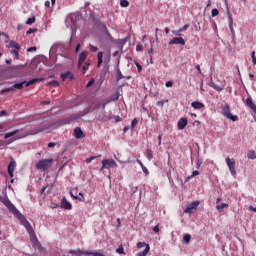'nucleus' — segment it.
Masks as SVG:
<instances>
[{"instance_id": "2eb2a0df", "label": "nucleus", "mask_w": 256, "mask_h": 256, "mask_svg": "<svg viewBox=\"0 0 256 256\" xmlns=\"http://www.w3.org/2000/svg\"><path fill=\"white\" fill-rule=\"evenodd\" d=\"M71 197H73L74 199L78 200V201H85V197L83 196V193H79L77 196V188L74 190V192H70Z\"/></svg>"}, {"instance_id": "aec40b11", "label": "nucleus", "mask_w": 256, "mask_h": 256, "mask_svg": "<svg viewBox=\"0 0 256 256\" xmlns=\"http://www.w3.org/2000/svg\"><path fill=\"white\" fill-rule=\"evenodd\" d=\"M209 85L212 87V89H215V91H223L225 89V84H222L221 86L215 84V82L211 81Z\"/></svg>"}, {"instance_id": "864d4df0", "label": "nucleus", "mask_w": 256, "mask_h": 256, "mask_svg": "<svg viewBox=\"0 0 256 256\" xmlns=\"http://www.w3.org/2000/svg\"><path fill=\"white\" fill-rule=\"evenodd\" d=\"M141 169L143 173H145L146 175H149V170L147 169V167L143 166Z\"/></svg>"}, {"instance_id": "393cba45", "label": "nucleus", "mask_w": 256, "mask_h": 256, "mask_svg": "<svg viewBox=\"0 0 256 256\" xmlns=\"http://www.w3.org/2000/svg\"><path fill=\"white\" fill-rule=\"evenodd\" d=\"M149 251H151V247L147 246L143 251L139 252L137 256H147Z\"/></svg>"}, {"instance_id": "69168bd1", "label": "nucleus", "mask_w": 256, "mask_h": 256, "mask_svg": "<svg viewBox=\"0 0 256 256\" xmlns=\"http://www.w3.org/2000/svg\"><path fill=\"white\" fill-rule=\"evenodd\" d=\"M48 147H50V148L55 147V142H50V143H48Z\"/></svg>"}, {"instance_id": "bb28decb", "label": "nucleus", "mask_w": 256, "mask_h": 256, "mask_svg": "<svg viewBox=\"0 0 256 256\" xmlns=\"http://www.w3.org/2000/svg\"><path fill=\"white\" fill-rule=\"evenodd\" d=\"M89 65H91V61H86L85 65L82 66L83 69V75H85L87 73V70L89 69Z\"/></svg>"}, {"instance_id": "ea45409f", "label": "nucleus", "mask_w": 256, "mask_h": 256, "mask_svg": "<svg viewBox=\"0 0 256 256\" xmlns=\"http://www.w3.org/2000/svg\"><path fill=\"white\" fill-rule=\"evenodd\" d=\"M94 84H95V78H91V79L89 80V82L87 83L86 87L89 88V87H91V86L94 85Z\"/></svg>"}, {"instance_id": "09e8293b", "label": "nucleus", "mask_w": 256, "mask_h": 256, "mask_svg": "<svg viewBox=\"0 0 256 256\" xmlns=\"http://www.w3.org/2000/svg\"><path fill=\"white\" fill-rule=\"evenodd\" d=\"M50 85H53V87H59V82L57 80H53L50 82Z\"/></svg>"}, {"instance_id": "0eeeda50", "label": "nucleus", "mask_w": 256, "mask_h": 256, "mask_svg": "<svg viewBox=\"0 0 256 256\" xmlns=\"http://www.w3.org/2000/svg\"><path fill=\"white\" fill-rule=\"evenodd\" d=\"M226 165L232 175V177H237V170H235V159L229 157L226 158Z\"/></svg>"}, {"instance_id": "a878e982", "label": "nucleus", "mask_w": 256, "mask_h": 256, "mask_svg": "<svg viewBox=\"0 0 256 256\" xmlns=\"http://www.w3.org/2000/svg\"><path fill=\"white\" fill-rule=\"evenodd\" d=\"M225 207H229V204H227V203L217 204L216 209H217V211H223V209H225Z\"/></svg>"}, {"instance_id": "bf43d9fd", "label": "nucleus", "mask_w": 256, "mask_h": 256, "mask_svg": "<svg viewBox=\"0 0 256 256\" xmlns=\"http://www.w3.org/2000/svg\"><path fill=\"white\" fill-rule=\"evenodd\" d=\"M197 175H199V171L194 170V171L192 172V177H197Z\"/></svg>"}, {"instance_id": "3c124183", "label": "nucleus", "mask_w": 256, "mask_h": 256, "mask_svg": "<svg viewBox=\"0 0 256 256\" xmlns=\"http://www.w3.org/2000/svg\"><path fill=\"white\" fill-rule=\"evenodd\" d=\"M252 63H253V65H256L255 51L252 52Z\"/></svg>"}, {"instance_id": "6e6552de", "label": "nucleus", "mask_w": 256, "mask_h": 256, "mask_svg": "<svg viewBox=\"0 0 256 256\" xmlns=\"http://www.w3.org/2000/svg\"><path fill=\"white\" fill-rule=\"evenodd\" d=\"M89 53L87 51H82L79 55L78 59V68L81 69L83 63H85V60L87 59Z\"/></svg>"}, {"instance_id": "e433bc0d", "label": "nucleus", "mask_w": 256, "mask_h": 256, "mask_svg": "<svg viewBox=\"0 0 256 256\" xmlns=\"http://www.w3.org/2000/svg\"><path fill=\"white\" fill-rule=\"evenodd\" d=\"M11 55H14L15 59H19V51L18 50H11Z\"/></svg>"}, {"instance_id": "b1692460", "label": "nucleus", "mask_w": 256, "mask_h": 256, "mask_svg": "<svg viewBox=\"0 0 256 256\" xmlns=\"http://www.w3.org/2000/svg\"><path fill=\"white\" fill-rule=\"evenodd\" d=\"M85 255H89V256H105V254H103L101 252H97V251H94V252L86 251Z\"/></svg>"}, {"instance_id": "5701e85b", "label": "nucleus", "mask_w": 256, "mask_h": 256, "mask_svg": "<svg viewBox=\"0 0 256 256\" xmlns=\"http://www.w3.org/2000/svg\"><path fill=\"white\" fill-rule=\"evenodd\" d=\"M191 106L193 107V109H203V107H205V105L201 102H192Z\"/></svg>"}, {"instance_id": "cd10ccee", "label": "nucleus", "mask_w": 256, "mask_h": 256, "mask_svg": "<svg viewBox=\"0 0 256 256\" xmlns=\"http://www.w3.org/2000/svg\"><path fill=\"white\" fill-rule=\"evenodd\" d=\"M10 47H13L17 51H19V49H21V45H19V43H17L16 41H11L10 42Z\"/></svg>"}, {"instance_id": "a19ab883", "label": "nucleus", "mask_w": 256, "mask_h": 256, "mask_svg": "<svg viewBox=\"0 0 256 256\" xmlns=\"http://www.w3.org/2000/svg\"><path fill=\"white\" fill-rule=\"evenodd\" d=\"M71 121H73V118H66L62 120V125H67V123H71Z\"/></svg>"}, {"instance_id": "473e14b6", "label": "nucleus", "mask_w": 256, "mask_h": 256, "mask_svg": "<svg viewBox=\"0 0 256 256\" xmlns=\"http://www.w3.org/2000/svg\"><path fill=\"white\" fill-rule=\"evenodd\" d=\"M116 253H118V255H125V249L123 248V246H119L116 249Z\"/></svg>"}, {"instance_id": "e2e57ef3", "label": "nucleus", "mask_w": 256, "mask_h": 256, "mask_svg": "<svg viewBox=\"0 0 256 256\" xmlns=\"http://www.w3.org/2000/svg\"><path fill=\"white\" fill-rule=\"evenodd\" d=\"M80 49H81V44H77L76 49H75L76 53H79Z\"/></svg>"}, {"instance_id": "c756f323", "label": "nucleus", "mask_w": 256, "mask_h": 256, "mask_svg": "<svg viewBox=\"0 0 256 256\" xmlns=\"http://www.w3.org/2000/svg\"><path fill=\"white\" fill-rule=\"evenodd\" d=\"M146 156H147L148 161H151V159H153V151L151 149H147Z\"/></svg>"}, {"instance_id": "dca6fc26", "label": "nucleus", "mask_w": 256, "mask_h": 256, "mask_svg": "<svg viewBox=\"0 0 256 256\" xmlns=\"http://www.w3.org/2000/svg\"><path fill=\"white\" fill-rule=\"evenodd\" d=\"M74 137L75 139H83V137H85V134L83 133V130H81L80 127H76L74 129Z\"/></svg>"}, {"instance_id": "37998d69", "label": "nucleus", "mask_w": 256, "mask_h": 256, "mask_svg": "<svg viewBox=\"0 0 256 256\" xmlns=\"http://www.w3.org/2000/svg\"><path fill=\"white\" fill-rule=\"evenodd\" d=\"M32 33H37V29H36V28H30V29L26 32V35H31Z\"/></svg>"}, {"instance_id": "4d7b16f0", "label": "nucleus", "mask_w": 256, "mask_h": 256, "mask_svg": "<svg viewBox=\"0 0 256 256\" xmlns=\"http://www.w3.org/2000/svg\"><path fill=\"white\" fill-rule=\"evenodd\" d=\"M7 115V111L2 110L0 111V117H5Z\"/></svg>"}, {"instance_id": "6ab92c4d", "label": "nucleus", "mask_w": 256, "mask_h": 256, "mask_svg": "<svg viewBox=\"0 0 256 256\" xmlns=\"http://www.w3.org/2000/svg\"><path fill=\"white\" fill-rule=\"evenodd\" d=\"M246 105H247V107H249L252 111H256V105H255V103H253V98L248 97V98L246 99Z\"/></svg>"}, {"instance_id": "603ef678", "label": "nucleus", "mask_w": 256, "mask_h": 256, "mask_svg": "<svg viewBox=\"0 0 256 256\" xmlns=\"http://www.w3.org/2000/svg\"><path fill=\"white\" fill-rule=\"evenodd\" d=\"M102 121H111V116H106L104 115L102 118H101Z\"/></svg>"}, {"instance_id": "9b49d317", "label": "nucleus", "mask_w": 256, "mask_h": 256, "mask_svg": "<svg viewBox=\"0 0 256 256\" xmlns=\"http://www.w3.org/2000/svg\"><path fill=\"white\" fill-rule=\"evenodd\" d=\"M228 25L232 37H235V28H233V16L231 15V12H228Z\"/></svg>"}, {"instance_id": "5fc2aeb1", "label": "nucleus", "mask_w": 256, "mask_h": 256, "mask_svg": "<svg viewBox=\"0 0 256 256\" xmlns=\"http://www.w3.org/2000/svg\"><path fill=\"white\" fill-rule=\"evenodd\" d=\"M136 51H143V45L138 44V45L136 46Z\"/></svg>"}, {"instance_id": "13d9d810", "label": "nucleus", "mask_w": 256, "mask_h": 256, "mask_svg": "<svg viewBox=\"0 0 256 256\" xmlns=\"http://www.w3.org/2000/svg\"><path fill=\"white\" fill-rule=\"evenodd\" d=\"M165 85L166 87H173V82L167 81Z\"/></svg>"}, {"instance_id": "4be33fe9", "label": "nucleus", "mask_w": 256, "mask_h": 256, "mask_svg": "<svg viewBox=\"0 0 256 256\" xmlns=\"http://www.w3.org/2000/svg\"><path fill=\"white\" fill-rule=\"evenodd\" d=\"M97 57H98L97 67H101V65H103V52L102 51L98 52Z\"/></svg>"}, {"instance_id": "6e6d98bb", "label": "nucleus", "mask_w": 256, "mask_h": 256, "mask_svg": "<svg viewBox=\"0 0 256 256\" xmlns=\"http://www.w3.org/2000/svg\"><path fill=\"white\" fill-rule=\"evenodd\" d=\"M154 233H159V225L153 227Z\"/></svg>"}, {"instance_id": "9d476101", "label": "nucleus", "mask_w": 256, "mask_h": 256, "mask_svg": "<svg viewBox=\"0 0 256 256\" xmlns=\"http://www.w3.org/2000/svg\"><path fill=\"white\" fill-rule=\"evenodd\" d=\"M197 207H199V201H194L184 210V213H193Z\"/></svg>"}, {"instance_id": "a18cd8bd", "label": "nucleus", "mask_w": 256, "mask_h": 256, "mask_svg": "<svg viewBox=\"0 0 256 256\" xmlns=\"http://www.w3.org/2000/svg\"><path fill=\"white\" fill-rule=\"evenodd\" d=\"M211 15H212V17H217V15H219V10L216 9V8H214V9L212 10Z\"/></svg>"}, {"instance_id": "39448f33", "label": "nucleus", "mask_w": 256, "mask_h": 256, "mask_svg": "<svg viewBox=\"0 0 256 256\" xmlns=\"http://www.w3.org/2000/svg\"><path fill=\"white\" fill-rule=\"evenodd\" d=\"M222 115L224 117H226L227 119H230L231 121H238L239 117L238 116H234L233 114H231V107L229 106V104H226L223 109H222Z\"/></svg>"}, {"instance_id": "f3484780", "label": "nucleus", "mask_w": 256, "mask_h": 256, "mask_svg": "<svg viewBox=\"0 0 256 256\" xmlns=\"http://www.w3.org/2000/svg\"><path fill=\"white\" fill-rule=\"evenodd\" d=\"M45 129H47V127L39 126L35 129L29 130L28 135H37V133H41V132L45 131Z\"/></svg>"}, {"instance_id": "f704fd0d", "label": "nucleus", "mask_w": 256, "mask_h": 256, "mask_svg": "<svg viewBox=\"0 0 256 256\" xmlns=\"http://www.w3.org/2000/svg\"><path fill=\"white\" fill-rule=\"evenodd\" d=\"M89 49L90 51H92V53H97L99 51V48H97V46H94L93 44L89 45Z\"/></svg>"}, {"instance_id": "49530a36", "label": "nucleus", "mask_w": 256, "mask_h": 256, "mask_svg": "<svg viewBox=\"0 0 256 256\" xmlns=\"http://www.w3.org/2000/svg\"><path fill=\"white\" fill-rule=\"evenodd\" d=\"M97 159V156H91L89 158H86V163H91V161Z\"/></svg>"}, {"instance_id": "f03ea898", "label": "nucleus", "mask_w": 256, "mask_h": 256, "mask_svg": "<svg viewBox=\"0 0 256 256\" xmlns=\"http://www.w3.org/2000/svg\"><path fill=\"white\" fill-rule=\"evenodd\" d=\"M38 81H43V78H34L29 81H22L14 84L13 87H15V89H23V87H31V85H35Z\"/></svg>"}, {"instance_id": "2f4dec72", "label": "nucleus", "mask_w": 256, "mask_h": 256, "mask_svg": "<svg viewBox=\"0 0 256 256\" xmlns=\"http://www.w3.org/2000/svg\"><path fill=\"white\" fill-rule=\"evenodd\" d=\"M147 246H149V244H147L145 242H138L137 243V248L138 249H143V247H145V249H147Z\"/></svg>"}, {"instance_id": "1a4fd4ad", "label": "nucleus", "mask_w": 256, "mask_h": 256, "mask_svg": "<svg viewBox=\"0 0 256 256\" xmlns=\"http://www.w3.org/2000/svg\"><path fill=\"white\" fill-rule=\"evenodd\" d=\"M169 45H185V39L183 37H174L169 41Z\"/></svg>"}, {"instance_id": "8fccbe9b", "label": "nucleus", "mask_w": 256, "mask_h": 256, "mask_svg": "<svg viewBox=\"0 0 256 256\" xmlns=\"http://www.w3.org/2000/svg\"><path fill=\"white\" fill-rule=\"evenodd\" d=\"M27 51H28L29 53H33V51H37V47H35V46L29 47V48H27Z\"/></svg>"}, {"instance_id": "de8ad7c7", "label": "nucleus", "mask_w": 256, "mask_h": 256, "mask_svg": "<svg viewBox=\"0 0 256 256\" xmlns=\"http://www.w3.org/2000/svg\"><path fill=\"white\" fill-rule=\"evenodd\" d=\"M189 29V24L184 25L183 27L180 28V31L183 33Z\"/></svg>"}, {"instance_id": "c85d7f7f", "label": "nucleus", "mask_w": 256, "mask_h": 256, "mask_svg": "<svg viewBox=\"0 0 256 256\" xmlns=\"http://www.w3.org/2000/svg\"><path fill=\"white\" fill-rule=\"evenodd\" d=\"M183 242L186 243V245H189V243H191V235L190 234L184 235Z\"/></svg>"}, {"instance_id": "4468645a", "label": "nucleus", "mask_w": 256, "mask_h": 256, "mask_svg": "<svg viewBox=\"0 0 256 256\" xmlns=\"http://www.w3.org/2000/svg\"><path fill=\"white\" fill-rule=\"evenodd\" d=\"M187 123V118H181L177 124V128L179 129V131H183V129L187 127Z\"/></svg>"}, {"instance_id": "20e7f679", "label": "nucleus", "mask_w": 256, "mask_h": 256, "mask_svg": "<svg viewBox=\"0 0 256 256\" xmlns=\"http://www.w3.org/2000/svg\"><path fill=\"white\" fill-rule=\"evenodd\" d=\"M17 133H19V129L14 130L12 132H8L4 135V139H8V144L17 141V139H22L23 135H17Z\"/></svg>"}, {"instance_id": "338daca9", "label": "nucleus", "mask_w": 256, "mask_h": 256, "mask_svg": "<svg viewBox=\"0 0 256 256\" xmlns=\"http://www.w3.org/2000/svg\"><path fill=\"white\" fill-rule=\"evenodd\" d=\"M137 163H138V165H140L141 168L145 166V165L143 164V162H141V160H137Z\"/></svg>"}, {"instance_id": "f257e3e1", "label": "nucleus", "mask_w": 256, "mask_h": 256, "mask_svg": "<svg viewBox=\"0 0 256 256\" xmlns=\"http://www.w3.org/2000/svg\"><path fill=\"white\" fill-rule=\"evenodd\" d=\"M3 205L7 207V209L10 211V213L14 214L15 217L20 221L21 225L25 227L27 233L29 234L30 241L32 243L33 249L39 251L40 253L43 252V246H41V242H39V239L37 238V234H35V230H33V226H31V223L25 218L23 214L15 207L13 203H11V200H9V197L5 196L1 199Z\"/></svg>"}, {"instance_id": "ddd939ff", "label": "nucleus", "mask_w": 256, "mask_h": 256, "mask_svg": "<svg viewBox=\"0 0 256 256\" xmlns=\"http://www.w3.org/2000/svg\"><path fill=\"white\" fill-rule=\"evenodd\" d=\"M61 207L62 209H67L70 211V209H73V205L70 204V202L67 201V198L63 197L61 200Z\"/></svg>"}, {"instance_id": "423d86ee", "label": "nucleus", "mask_w": 256, "mask_h": 256, "mask_svg": "<svg viewBox=\"0 0 256 256\" xmlns=\"http://www.w3.org/2000/svg\"><path fill=\"white\" fill-rule=\"evenodd\" d=\"M117 169V162H115V160L113 159H105L102 160V167L100 169V171H103L105 169Z\"/></svg>"}, {"instance_id": "774afa93", "label": "nucleus", "mask_w": 256, "mask_h": 256, "mask_svg": "<svg viewBox=\"0 0 256 256\" xmlns=\"http://www.w3.org/2000/svg\"><path fill=\"white\" fill-rule=\"evenodd\" d=\"M196 69L199 73H201V66L200 65H196Z\"/></svg>"}, {"instance_id": "412c9836", "label": "nucleus", "mask_w": 256, "mask_h": 256, "mask_svg": "<svg viewBox=\"0 0 256 256\" xmlns=\"http://www.w3.org/2000/svg\"><path fill=\"white\" fill-rule=\"evenodd\" d=\"M69 253L71 255L81 256V255H85V253H87V251H83L81 249H78V250H70Z\"/></svg>"}, {"instance_id": "7c9ffc66", "label": "nucleus", "mask_w": 256, "mask_h": 256, "mask_svg": "<svg viewBox=\"0 0 256 256\" xmlns=\"http://www.w3.org/2000/svg\"><path fill=\"white\" fill-rule=\"evenodd\" d=\"M121 79H125V76H123V74L121 73V70L118 69V70H117V77H116V80H117V81H121Z\"/></svg>"}, {"instance_id": "680f3d73", "label": "nucleus", "mask_w": 256, "mask_h": 256, "mask_svg": "<svg viewBox=\"0 0 256 256\" xmlns=\"http://www.w3.org/2000/svg\"><path fill=\"white\" fill-rule=\"evenodd\" d=\"M149 55H153V42L151 43V48L148 51Z\"/></svg>"}, {"instance_id": "4c0bfd02", "label": "nucleus", "mask_w": 256, "mask_h": 256, "mask_svg": "<svg viewBox=\"0 0 256 256\" xmlns=\"http://www.w3.org/2000/svg\"><path fill=\"white\" fill-rule=\"evenodd\" d=\"M137 123H139V121L137 120V118H134L131 122V129H135Z\"/></svg>"}, {"instance_id": "c9c22d12", "label": "nucleus", "mask_w": 256, "mask_h": 256, "mask_svg": "<svg viewBox=\"0 0 256 256\" xmlns=\"http://www.w3.org/2000/svg\"><path fill=\"white\" fill-rule=\"evenodd\" d=\"M248 159H256L255 151L253 150L249 151Z\"/></svg>"}, {"instance_id": "7ed1b4c3", "label": "nucleus", "mask_w": 256, "mask_h": 256, "mask_svg": "<svg viewBox=\"0 0 256 256\" xmlns=\"http://www.w3.org/2000/svg\"><path fill=\"white\" fill-rule=\"evenodd\" d=\"M53 165V159H42L36 163V169L47 171Z\"/></svg>"}, {"instance_id": "58836bf2", "label": "nucleus", "mask_w": 256, "mask_h": 256, "mask_svg": "<svg viewBox=\"0 0 256 256\" xmlns=\"http://www.w3.org/2000/svg\"><path fill=\"white\" fill-rule=\"evenodd\" d=\"M121 7H129V1L127 0H121L120 1Z\"/></svg>"}, {"instance_id": "f8f14e48", "label": "nucleus", "mask_w": 256, "mask_h": 256, "mask_svg": "<svg viewBox=\"0 0 256 256\" xmlns=\"http://www.w3.org/2000/svg\"><path fill=\"white\" fill-rule=\"evenodd\" d=\"M15 167H17V163L15 162V160L12 159L8 164V175L10 177H13V172L15 171Z\"/></svg>"}, {"instance_id": "79ce46f5", "label": "nucleus", "mask_w": 256, "mask_h": 256, "mask_svg": "<svg viewBox=\"0 0 256 256\" xmlns=\"http://www.w3.org/2000/svg\"><path fill=\"white\" fill-rule=\"evenodd\" d=\"M172 33H173L174 35H176V37H181V35H182V34H181L182 32H181L180 29H178V30H173Z\"/></svg>"}, {"instance_id": "c03bdc74", "label": "nucleus", "mask_w": 256, "mask_h": 256, "mask_svg": "<svg viewBox=\"0 0 256 256\" xmlns=\"http://www.w3.org/2000/svg\"><path fill=\"white\" fill-rule=\"evenodd\" d=\"M135 65L137 67L138 73H141V71H143V66H141V64H139V62H135Z\"/></svg>"}, {"instance_id": "052dcab7", "label": "nucleus", "mask_w": 256, "mask_h": 256, "mask_svg": "<svg viewBox=\"0 0 256 256\" xmlns=\"http://www.w3.org/2000/svg\"><path fill=\"white\" fill-rule=\"evenodd\" d=\"M158 107H163V105H165L164 101H158L157 102Z\"/></svg>"}, {"instance_id": "72a5a7b5", "label": "nucleus", "mask_w": 256, "mask_h": 256, "mask_svg": "<svg viewBox=\"0 0 256 256\" xmlns=\"http://www.w3.org/2000/svg\"><path fill=\"white\" fill-rule=\"evenodd\" d=\"M35 21H36L35 16L28 18L26 21V25H33V23H35Z\"/></svg>"}, {"instance_id": "0e129e2a", "label": "nucleus", "mask_w": 256, "mask_h": 256, "mask_svg": "<svg viewBox=\"0 0 256 256\" xmlns=\"http://www.w3.org/2000/svg\"><path fill=\"white\" fill-rule=\"evenodd\" d=\"M249 211H253L254 213H256V207L249 206Z\"/></svg>"}, {"instance_id": "a211bd4d", "label": "nucleus", "mask_w": 256, "mask_h": 256, "mask_svg": "<svg viewBox=\"0 0 256 256\" xmlns=\"http://www.w3.org/2000/svg\"><path fill=\"white\" fill-rule=\"evenodd\" d=\"M62 81H65L66 79H70V81H73L75 79V76H73V73L71 72H65L60 75Z\"/></svg>"}]
</instances>
